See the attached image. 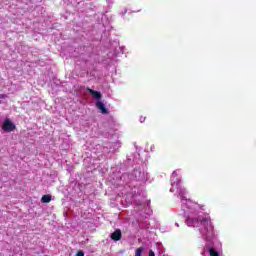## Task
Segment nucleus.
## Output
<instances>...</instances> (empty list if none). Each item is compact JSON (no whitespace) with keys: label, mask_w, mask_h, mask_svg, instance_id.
<instances>
[{"label":"nucleus","mask_w":256,"mask_h":256,"mask_svg":"<svg viewBox=\"0 0 256 256\" xmlns=\"http://www.w3.org/2000/svg\"><path fill=\"white\" fill-rule=\"evenodd\" d=\"M148 255H149V256H155V252H153V250H149Z\"/></svg>","instance_id":"obj_11"},{"label":"nucleus","mask_w":256,"mask_h":256,"mask_svg":"<svg viewBox=\"0 0 256 256\" xmlns=\"http://www.w3.org/2000/svg\"><path fill=\"white\" fill-rule=\"evenodd\" d=\"M141 255H143V247H139L135 251V256H141Z\"/></svg>","instance_id":"obj_7"},{"label":"nucleus","mask_w":256,"mask_h":256,"mask_svg":"<svg viewBox=\"0 0 256 256\" xmlns=\"http://www.w3.org/2000/svg\"><path fill=\"white\" fill-rule=\"evenodd\" d=\"M209 253H210V256H221V255L219 254V252H217V250H215L214 248H211V249L209 250Z\"/></svg>","instance_id":"obj_6"},{"label":"nucleus","mask_w":256,"mask_h":256,"mask_svg":"<svg viewBox=\"0 0 256 256\" xmlns=\"http://www.w3.org/2000/svg\"><path fill=\"white\" fill-rule=\"evenodd\" d=\"M140 123H145V117L143 116L140 117Z\"/></svg>","instance_id":"obj_12"},{"label":"nucleus","mask_w":256,"mask_h":256,"mask_svg":"<svg viewBox=\"0 0 256 256\" xmlns=\"http://www.w3.org/2000/svg\"><path fill=\"white\" fill-rule=\"evenodd\" d=\"M206 223H208L207 218H203V219L201 220V224H202V225H205Z\"/></svg>","instance_id":"obj_8"},{"label":"nucleus","mask_w":256,"mask_h":256,"mask_svg":"<svg viewBox=\"0 0 256 256\" xmlns=\"http://www.w3.org/2000/svg\"><path fill=\"white\" fill-rule=\"evenodd\" d=\"M121 237H123V235L121 234V230H119V229L115 230L110 235V238L112 239V241H121Z\"/></svg>","instance_id":"obj_3"},{"label":"nucleus","mask_w":256,"mask_h":256,"mask_svg":"<svg viewBox=\"0 0 256 256\" xmlns=\"http://www.w3.org/2000/svg\"><path fill=\"white\" fill-rule=\"evenodd\" d=\"M52 199H53V198L51 197V195L46 194V195H43V196H42L41 202H42V203H51Z\"/></svg>","instance_id":"obj_5"},{"label":"nucleus","mask_w":256,"mask_h":256,"mask_svg":"<svg viewBox=\"0 0 256 256\" xmlns=\"http://www.w3.org/2000/svg\"><path fill=\"white\" fill-rule=\"evenodd\" d=\"M76 256H85V253H83V251H79L77 252Z\"/></svg>","instance_id":"obj_10"},{"label":"nucleus","mask_w":256,"mask_h":256,"mask_svg":"<svg viewBox=\"0 0 256 256\" xmlns=\"http://www.w3.org/2000/svg\"><path fill=\"white\" fill-rule=\"evenodd\" d=\"M87 91L92 95V97H94V99L100 100L103 97V95L99 91H95L91 88H87Z\"/></svg>","instance_id":"obj_4"},{"label":"nucleus","mask_w":256,"mask_h":256,"mask_svg":"<svg viewBox=\"0 0 256 256\" xmlns=\"http://www.w3.org/2000/svg\"><path fill=\"white\" fill-rule=\"evenodd\" d=\"M96 107L97 109H99V111H101L103 115L109 114V110H107V108L105 107V104L102 101L96 102Z\"/></svg>","instance_id":"obj_2"},{"label":"nucleus","mask_w":256,"mask_h":256,"mask_svg":"<svg viewBox=\"0 0 256 256\" xmlns=\"http://www.w3.org/2000/svg\"><path fill=\"white\" fill-rule=\"evenodd\" d=\"M0 99H7V96L5 94H0ZM0 104H1V100H0Z\"/></svg>","instance_id":"obj_9"},{"label":"nucleus","mask_w":256,"mask_h":256,"mask_svg":"<svg viewBox=\"0 0 256 256\" xmlns=\"http://www.w3.org/2000/svg\"><path fill=\"white\" fill-rule=\"evenodd\" d=\"M2 129L3 131H7V133H11L15 131L16 126L13 124V122H11L9 118H6L3 122Z\"/></svg>","instance_id":"obj_1"}]
</instances>
